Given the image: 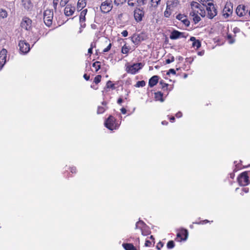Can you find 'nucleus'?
<instances>
[{
  "instance_id": "1",
  "label": "nucleus",
  "mask_w": 250,
  "mask_h": 250,
  "mask_svg": "<svg viewBox=\"0 0 250 250\" xmlns=\"http://www.w3.org/2000/svg\"><path fill=\"white\" fill-rule=\"evenodd\" d=\"M53 12L52 10H46L43 13V20L45 24L49 27L52 24Z\"/></svg>"
},
{
  "instance_id": "2",
  "label": "nucleus",
  "mask_w": 250,
  "mask_h": 250,
  "mask_svg": "<svg viewBox=\"0 0 250 250\" xmlns=\"http://www.w3.org/2000/svg\"><path fill=\"white\" fill-rule=\"evenodd\" d=\"M238 182L241 186H245L249 183V177L246 171L243 172L238 177Z\"/></svg>"
},
{
  "instance_id": "3",
  "label": "nucleus",
  "mask_w": 250,
  "mask_h": 250,
  "mask_svg": "<svg viewBox=\"0 0 250 250\" xmlns=\"http://www.w3.org/2000/svg\"><path fill=\"white\" fill-rule=\"evenodd\" d=\"M144 66L142 62L133 63L127 67V72L132 74H136Z\"/></svg>"
},
{
  "instance_id": "4",
  "label": "nucleus",
  "mask_w": 250,
  "mask_h": 250,
  "mask_svg": "<svg viewBox=\"0 0 250 250\" xmlns=\"http://www.w3.org/2000/svg\"><path fill=\"white\" fill-rule=\"evenodd\" d=\"M207 10L208 11V17L209 19H213L217 15V9L212 2L208 3Z\"/></svg>"
},
{
  "instance_id": "5",
  "label": "nucleus",
  "mask_w": 250,
  "mask_h": 250,
  "mask_svg": "<svg viewBox=\"0 0 250 250\" xmlns=\"http://www.w3.org/2000/svg\"><path fill=\"white\" fill-rule=\"evenodd\" d=\"M18 45L19 47L20 52L22 54H26L30 50L29 44L26 42L24 40L20 41Z\"/></svg>"
},
{
  "instance_id": "6",
  "label": "nucleus",
  "mask_w": 250,
  "mask_h": 250,
  "mask_svg": "<svg viewBox=\"0 0 250 250\" xmlns=\"http://www.w3.org/2000/svg\"><path fill=\"white\" fill-rule=\"evenodd\" d=\"M130 38L131 41L136 45L139 44L141 42L146 39L145 35L143 33L139 34H134Z\"/></svg>"
},
{
  "instance_id": "7",
  "label": "nucleus",
  "mask_w": 250,
  "mask_h": 250,
  "mask_svg": "<svg viewBox=\"0 0 250 250\" xmlns=\"http://www.w3.org/2000/svg\"><path fill=\"white\" fill-rule=\"evenodd\" d=\"M112 8V1L109 0H106L103 2L100 7L102 12L104 13L109 12L111 10Z\"/></svg>"
},
{
  "instance_id": "8",
  "label": "nucleus",
  "mask_w": 250,
  "mask_h": 250,
  "mask_svg": "<svg viewBox=\"0 0 250 250\" xmlns=\"http://www.w3.org/2000/svg\"><path fill=\"white\" fill-rule=\"evenodd\" d=\"M32 21L29 18H23L21 23V26L22 28L26 30H29L31 27Z\"/></svg>"
},
{
  "instance_id": "9",
  "label": "nucleus",
  "mask_w": 250,
  "mask_h": 250,
  "mask_svg": "<svg viewBox=\"0 0 250 250\" xmlns=\"http://www.w3.org/2000/svg\"><path fill=\"white\" fill-rule=\"evenodd\" d=\"M115 120L114 117L112 115H110L104 122V125L105 127L109 130H113Z\"/></svg>"
},
{
  "instance_id": "10",
  "label": "nucleus",
  "mask_w": 250,
  "mask_h": 250,
  "mask_svg": "<svg viewBox=\"0 0 250 250\" xmlns=\"http://www.w3.org/2000/svg\"><path fill=\"white\" fill-rule=\"evenodd\" d=\"M144 16V11L143 9L136 8L134 11V19L137 22H140L142 21V18Z\"/></svg>"
},
{
  "instance_id": "11",
  "label": "nucleus",
  "mask_w": 250,
  "mask_h": 250,
  "mask_svg": "<svg viewBox=\"0 0 250 250\" xmlns=\"http://www.w3.org/2000/svg\"><path fill=\"white\" fill-rule=\"evenodd\" d=\"M248 12V9H246V7L244 5L241 6L239 5L237 6L236 9V13L239 17H242L246 15V13Z\"/></svg>"
},
{
  "instance_id": "12",
  "label": "nucleus",
  "mask_w": 250,
  "mask_h": 250,
  "mask_svg": "<svg viewBox=\"0 0 250 250\" xmlns=\"http://www.w3.org/2000/svg\"><path fill=\"white\" fill-rule=\"evenodd\" d=\"M75 10V8L70 4H67L64 8V13L65 16H70L73 15Z\"/></svg>"
},
{
  "instance_id": "13",
  "label": "nucleus",
  "mask_w": 250,
  "mask_h": 250,
  "mask_svg": "<svg viewBox=\"0 0 250 250\" xmlns=\"http://www.w3.org/2000/svg\"><path fill=\"white\" fill-rule=\"evenodd\" d=\"M186 17V16L184 15L179 14L176 16V19L179 21H181L183 24H184L187 27H188L190 24V21L187 19H184V18Z\"/></svg>"
},
{
  "instance_id": "14",
  "label": "nucleus",
  "mask_w": 250,
  "mask_h": 250,
  "mask_svg": "<svg viewBox=\"0 0 250 250\" xmlns=\"http://www.w3.org/2000/svg\"><path fill=\"white\" fill-rule=\"evenodd\" d=\"M159 77L157 75H154L151 77L148 82V85L150 87H152L158 83Z\"/></svg>"
},
{
  "instance_id": "15",
  "label": "nucleus",
  "mask_w": 250,
  "mask_h": 250,
  "mask_svg": "<svg viewBox=\"0 0 250 250\" xmlns=\"http://www.w3.org/2000/svg\"><path fill=\"white\" fill-rule=\"evenodd\" d=\"M181 34V32L176 30H173L170 33L169 38L171 40H177L180 38V35Z\"/></svg>"
},
{
  "instance_id": "16",
  "label": "nucleus",
  "mask_w": 250,
  "mask_h": 250,
  "mask_svg": "<svg viewBox=\"0 0 250 250\" xmlns=\"http://www.w3.org/2000/svg\"><path fill=\"white\" fill-rule=\"evenodd\" d=\"M179 3L178 0H169L167 2V5L171 9L176 7Z\"/></svg>"
},
{
  "instance_id": "17",
  "label": "nucleus",
  "mask_w": 250,
  "mask_h": 250,
  "mask_svg": "<svg viewBox=\"0 0 250 250\" xmlns=\"http://www.w3.org/2000/svg\"><path fill=\"white\" fill-rule=\"evenodd\" d=\"M6 49H2L0 52V65L1 64L2 66H3V64H2L3 62L5 63L6 61Z\"/></svg>"
},
{
  "instance_id": "18",
  "label": "nucleus",
  "mask_w": 250,
  "mask_h": 250,
  "mask_svg": "<svg viewBox=\"0 0 250 250\" xmlns=\"http://www.w3.org/2000/svg\"><path fill=\"white\" fill-rule=\"evenodd\" d=\"M134 0H128V4L130 6H135V3L132 1ZM137 1L138 6H141L142 5H144L146 3V0H136Z\"/></svg>"
},
{
  "instance_id": "19",
  "label": "nucleus",
  "mask_w": 250,
  "mask_h": 250,
  "mask_svg": "<svg viewBox=\"0 0 250 250\" xmlns=\"http://www.w3.org/2000/svg\"><path fill=\"white\" fill-rule=\"evenodd\" d=\"M102 104V106H98V107L97 111V114H102L104 113L105 110V109L107 108L106 102H103Z\"/></svg>"
},
{
  "instance_id": "20",
  "label": "nucleus",
  "mask_w": 250,
  "mask_h": 250,
  "mask_svg": "<svg viewBox=\"0 0 250 250\" xmlns=\"http://www.w3.org/2000/svg\"><path fill=\"white\" fill-rule=\"evenodd\" d=\"M123 246L125 250H139L131 243H124Z\"/></svg>"
},
{
  "instance_id": "21",
  "label": "nucleus",
  "mask_w": 250,
  "mask_h": 250,
  "mask_svg": "<svg viewBox=\"0 0 250 250\" xmlns=\"http://www.w3.org/2000/svg\"><path fill=\"white\" fill-rule=\"evenodd\" d=\"M22 3L24 7L27 10H29L33 7V5L29 0H23Z\"/></svg>"
},
{
  "instance_id": "22",
  "label": "nucleus",
  "mask_w": 250,
  "mask_h": 250,
  "mask_svg": "<svg viewBox=\"0 0 250 250\" xmlns=\"http://www.w3.org/2000/svg\"><path fill=\"white\" fill-rule=\"evenodd\" d=\"M86 5L85 0H79L77 3V9L78 10H81L83 9Z\"/></svg>"
},
{
  "instance_id": "23",
  "label": "nucleus",
  "mask_w": 250,
  "mask_h": 250,
  "mask_svg": "<svg viewBox=\"0 0 250 250\" xmlns=\"http://www.w3.org/2000/svg\"><path fill=\"white\" fill-rule=\"evenodd\" d=\"M163 93L160 91L155 93V98L157 100L160 101L161 102H164V100L163 98Z\"/></svg>"
},
{
  "instance_id": "24",
  "label": "nucleus",
  "mask_w": 250,
  "mask_h": 250,
  "mask_svg": "<svg viewBox=\"0 0 250 250\" xmlns=\"http://www.w3.org/2000/svg\"><path fill=\"white\" fill-rule=\"evenodd\" d=\"M180 232L181 233V235H184L185 236V238H181V241H185L187 239L188 237V232L187 229H182L180 230Z\"/></svg>"
},
{
  "instance_id": "25",
  "label": "nucleus",
  "mask_w": 250,
  "mask_h": 250,
  "mask_svg": "<svg viewBox=\"0 0 250 250\" xmlns=\"http://www.w3.org/2000/svg\"><path fill=\"white\" fill-rule=\"evenodd\" d=\"M86 12H87V9H84L81 12L80 16V22L85 21V16L86 14Z\"/></svg>"
},
{
  "instance_id": "26",
  "label": "nucleus",
  "mask_w": 250,
  "mask_h": 250,
  "mask_svg": "<svg viewBox=\"0 0 250 250\" xmlns=\"http://www.w3.org/2000/svg\"><path fill=\"white\" fill-rule=\"evenodd\" d=\"M190 15L192 16H194V17L193 18V20L194 21L195 23H197L201 21L200 17L199 16H198L197 14H195L194 13H193L192 15L191 13H190Z\"/></svg>"
},
{
  "instance_id": "27",
  "label": "nucleus",
  "mask_w": 250,
  "mask_h": 250,
  "mask_svg": "<svg viewBox=\"0 0 250 250\" xmlns=\"http://www.w3.org/2000/svg\"><path fill=\"white\" fill-rule=\"evenodd\" d=\"M171 14V9L167 5L166 9L164 12V16L166 18H168Z\"/></svg>"
},
{
  "instance_id": "28",
  "label": "nucleus",
  "mask_w": 250,
  "mask_h": 250,
  "mask_svg": "<svg viewBox=\"0 0 250 250\" xmlns=\"http://www.w3.org/2000/svg\"><path fill=\"white\" fill-rule=\"evenodd\" d=\"M7 16L6 11L3 9L0 8V17L2 18H6Z\"/></svg>"
},
{
  "instance_id": "29",
  "label": "nucleus",
  "mask_w": 250,
  "mask_h": 250,
  "mask_svg": "<svg viewBox=\"0 0 250 250\" xmlns=\"http://www.w3.org/2000/svg\"><path fill=\"white\" fill-rule=\"evenodd\" d=\"M192 45L193 47H196L198 49L201 47V43L199 40H197L195 42H193Z\"/></svg>"
},
{
  "instance_id": "30",
  "label": "nucleus",
  "mask_w": 250,
  "mask_h": 250,
  "mask_svg": "<svg viewBox=\"0 0 250 250\" xmlns=\"http://www.w3.org/2000/svg\"><path fill=\"white\" fill-rule=\"evenodd\" d=\"M146 85V82L145 81H138L135 84L136 87H144Z\"/></svg>"
},
{
  "instance_id": "31",
  "label": "nucleus",
  "mask_w": 250,
  "mask_h": 250,
  "mask_svg": "<svg viewBox=\"0 0 250 250\" xmlns=\"http://www.w3.org/2000/svg\"><path fill=\"white\" fill-rule=\"evenodd\" d=\"M167 248L169 249H172L175 246V243L172 240L169 241L167 243Z\"/></svg>"
},
{
  "instance_id": "32",
  "label": "nucleus",
  "mask_w": 250,
  "mask_h": 250,
  "mask_svg": "<svg viewBox=\"0 0 250 250\" xmlns=\"http://www.w3.org/2000/svg\"><path fill=\"white\" fill-rule=\"evenodd\" d=\"M106 87L108 88H111L112 89H115V84L112 83V82L111 81H107L106 83Z\"/></svg>"
},
{
  "instance_id": "33",
  "label": "nucleus",
  "mask_w": 250,
  "mask_h": 250,
  "mask_svg": "<svg viewBox=\"0 0 250 250\" xmlns=\"http://www.w3.org/2000/svg\"><path fill=\"white\" fill-rule=\"evenodd\" d=\"M129 51V48L125 44L122 48L121 52L123 54H127Z\"/></svg>"
},
{
  "instance_id": "34",
  "label": "nucleus",
  "mask_w": 250,
  "mask_h": 250,
  "mask_svg": "<svg viewBox=\"0 0 250 250\" xmlns=\"http://www.w3.org/2000/svg\"><path fill=\"white\" fill-rule=\"evenodd\" d=\"M126 2V0H114V4L118 6L120 4H123Z\"/></svg>"
},
{
  "instance_id": "35",
  "label": "nucleus",
  "mask_w": 250,
  "mask_h": 250,
  "mask_svg": "<svg viewBox=\"0 0 250 250\" xmlns=\"http://www.w3.org/2000/svg\"><path fill=\"white\" fill-rule=\"evenodd\" d=\"M191 6L192 7H194L196 8L200 9L201 5L197 2L192 1L191 3Z\"/></svg>"
},
{
  "instance_id": "36",
  "label": "nucleus",
  "mask_w": 250,
  "mask_h": 250,
  "mask_svg": "<svg viewBox=\"0 0 250 250\" xmlns=\"http://www.w3.org/2000/svg\"><path fill=\"white\" fill-rule=\"evenodd\" d=\"M160 84L162 85V88L164 90H165V88H167V86H168V84L167 83H165L163 80H161L160 82Z\"/></svg>"
},
{
  "instance_id": "37",
  "label": "nucleus",
  "mask_w": 250,
  "mask_h": 250,
  "mask_svg": "<svg viewBox=\"0 0 250 250\" xmlns=\"http://www.w3.org/2000/svg\"><path fill=\"white\" fill-rule=\"evenodd\" d=\"M102 76L100 75H98L95 77V83H98L101 82Z\"/></svg>"
},
{
  "instance_id": "38",
  "label": "nucleus",
  "mask_w": 250,
  "mask_h": 250,
  "mask_svg": "<svg viewBox=\"0 0 250 250\" xmlns=\"http://www.w3.org/2000/svg\"><path fill=\"white\" fill-rule=\"evenodd\" d=\"M100 62H95V71H98L101 68V65L100 64Z\"/></svg>"
},
{
  "instance_id": "39",
  "label": "nucleus",
  "mask_w": 250,
  "mask_h": 250,
  "mask_svg": "<svg viewBox=\"0 0 250 250\" xmlns=\"http://www.w3.org/2000/svg\"><path fill=\"white\" fill-rule=\"evenodd\" d=\"M228 39L229 40V42L231 44L234 42V40L232 39V36L230 34L227 35Z\"/></svg>"
},
{
  "instance_id": "40",
  "label": "nucleus",
  "mask_w": 250,
  "mask_h": 250,
  "mask_svg": "<svg viewBox=\"0 0 250 250\" xmlns=\"http://www.w3.org/2000/svg\"><path fill=\"white\" fill-rule=\"evenodd\" d=\"M170 73L175 75L176 74V71L174 69L171 68L167 72V75H169Z\"/></svg>"
},
{
  "instance_id": "41",
  "label": "nucleus",
  "mask_w": 250,
  "mask_h": 250,
  "mask_svg": "<svg viewBox=\"0 0 250 250\" xmlns=\"http://www.w3.org/2000/svg\"><path fill=\"white\" fill-rule=\"evenodd\" d=\"M164 246L163 243L160 241L156 246V248L157 250H160Z\"/></svg>"
},
{
  "instance_id": "42",
  "label": "nucleus",
  "mask_w": 250,
  "mask_h": 250,
  "mask_svg": "<svg viewBox=\"0 0 250 250\" xmlns=\"http://www.w3.org/2000/svg\"><path fill=\"white\" fill-rule=\"evenodd\" d=\"M68 2V1L67 0H61L60 4L62 7H63Z\"/></svg>"
},
{
  "instance_id": "43",
  "label": "nucleus",
  "mask_w": 250,
  "mask_h": 250,
  "mask_svg": "<svg viewBox=\"0 0 250 250\" xmlns=\"http://www.w3.org/2000/svg\"><path fill=\"white\" fill-rule=\"evenodd\" d=\"M111 46H112V44H111V43H110L108 44V45L105 48H104L103 50V51L104 52H108L111 49Z\"/></svg>"
},
{
  "instance_id": "44",
  "label": "nucleus",
  "mask_w": 250,
  "mask_h": 250,
  "mask_svg": "<svg viewBox=\"0 0 250 250\" xmlns=\"http://www.w3.org/2000/svg\"><path fill=\"white\" fill-rule=\"evenodd\" d=\"M174 61V57L173 56H171V59H167L166 61L167 64H169L172 62H173Z\"/></svg>"
},
{
  "instance_id": "45",
  "label": "nucleus",
  "mask_w": 250,
  "mask_h": 250,
  "mask_svg": "<svg viewBox=\"0 0 250 250\" xmlns=\"http://www.w3.org/2000/svg\"><path fill=\"white\" fill-rule=\"evenodd\" d=\"M93 52V43H91L90 47L88 50V54L90 56L92 54Z\"/></svg>"
},
{
  "instance_id": "46",
  "label": "nucleus",
  "mask_w": 250,
  "mask_h": 250,
  "mask_svg": "<svg viewBox=\"0 0 250 250\" xmlns=\"http://www.w3.org/2000/svg\"><path fill=\"white\" fill-rule=\"evenodd\" d=\"M161 0H151V2L153 3H156L155 5H154V7H156L159 4V3L160 2Z\"/></svg>"
},
{
  "instance_id": "47",
  "label": "nucleus",
  "mask_w": 250,
  "mask_h": 250,
  "mask_svg": "<svg viewBox=\"0 0 250 250\" xmlns=\"http://www.w3.org/2000/svg\"><path fill=\"white\" fill-rule=\"evenodd\" d=\"M59 0H53V4L54 8L56 9L57 8V6Z\"/></svg>"
},
{
  "instance_id": "48",
  "label": "nucleus",
  "mask_w": 250,
  "mask_h": 250,
  "mask_svg": "<svg viewBox=\"0 0 250 250\" xmlns=\"http://www.w3.org/2000/svg\"><path fill=\"white\" fill-rule=\"evenodd\" d=\"M188 36V34H186L185 32H181V34L180 35V38H186Z\"/></svg>"
},
{
  "instance_id": "49",
  "label": "nucleus",
  "mask_w": 250,
  "mask_h": 250,
  "mask_svg": "<svg viewBox=\"0 0 250 250\" xmlns=\"http://www.w3.org/2000/svg\"><path fill=\"white\" fill-rule=\"evenodd\" d=\"M121 34L123 37H125L128 35V32L127 30H124Z\"/></svg>"
},
{
  "instance_id": "50",
  "label": "nucleus",
  "mask_w": 250,
  "mask_h": 250,
  "mask_svg": "<svg viewBox=\"0 0 250 250\" xmlns=\"http://www.w3.org/2000/svg\"><path fill=\"white\" fill-rule=\"evenodd\" d=\"M151 244V242L149 240H147L146 241L145 246L146 247H149L150 246Z\"/></svg>"
},
{
  "instance_id": "51",
  "label": "nucleus",
  "mask_w": 250,
  "mask_h": 250,
  "mask_svg": "<svg viewBox=\"0 0 250 250\" xmlns=\"http://www.w3.org/2000/svg\"><path fill=\"white\" fill-rule=\"evenodd\" d=\"M83 78L85 80L88 81L89 80L90 76L89 75H87V74L86 73L83 75Z\"/></svg>"
},
{
  "instance_id": "52",
  "label": "nucleus",
  "mask_w": 250,
  "mask_h": 250,
  "mask_svg": "<svg viewBox=\"0 0 250 250\" xmlns=\"http://www.w3.org/2000/svg\"><path fill=\"white\" fill-rule=\"evenodd\" d=\"M138 223L140 224V226H141L142 227L143 226H145L146 225V224L143 221H142L141 220H139V221H138Z\"/></svg>"
},
{
  "instance_id": "53",
  "label": "nucleus",
  "mask_w": 250,
  "mask_h": 250,
  "mask_svg": "<svg viewBox=\"0 0 250 250\" xmlns=\"http://www.w3.org/2000/svg\"><path fill=\"white\" fill-rule=\"evenodd\" d=\"M135 229H142V227L141 226H140V224L139 223H138V222H137L136 224V226H135Z\"/></svg>"
},
{
  "instance_id": "54",
  "label": "nucleus",
  "mask_w": 250,
  "mask_h": 250,
  "mask_svg": "<svg viewBox=\"0 0 250 250\" xmlns=\"http://www.w3.org/2000/svg\"><path fill=\"white\" fill-rule=\"evenodd\" d=\"M121 111L124 114H125L126 113V110L124 107H123L121 109Z\"/></svg>"
},
{
  "instance_id": "55",
  "label": "nucleus",
  "mask_w": 250,
  "mask_h": 250,
  "mask_svg": "<svg viewBox=\"0 0 250 250\" xmlns=\"http://www.w3.org/2000/svg\"><path fill=\"white\" fill-rule=\"evenodd\" d=\"M123 100L122 98H120L118 99V100L117 101V103L118 104H121L123 103Z\"/></svg>"
},
{
  "instance_id": "56",
  "label": "nucleus",
  "mask_w": 250,
  "mask_h": 250,
  "mask_svg": "<svg viewBox=\"0 0 250 250\" xmlns=\"http://www.w3.org/2000/svg\"><path fill=\"white\" fill-rule=\"evenodd\" d=\"M233 32L236 33L240 32V29L238 27H235L233 29Z\"/></svg>"
},
{
  "instance_id": "57",
  "label": "nucleus",
  "mask_w": 250,
  "mask_h": 250,
  "mask_svg": "<svg viewBox=\"0 0 250 250\" xmlns=\"http://www.w3.org/2000/svg\"><path fill=\"white\" fill-rule=\"evenodd\" d=\"M76 167H72L71 168V172L72 173H75L76 172Z\"/></svg>"
},
{
  "instance_id": "58",
  "label": "nucleus",
  "mask_w": 250,
  "mask_h": 250,
  "mask_svg": "<svg viewBox=\"0 0 250 250\" xmlns=\"http://www.w3.org/2000/svg\"><path fill=\"white\" fill-rule=\"evenodd\" d=\"M182 113L181 112H179L176 114V116L177 118H180L182 116Z\"/></svg>"
},
{
  "instance_id": "59",
  "label": "nucleus",
  "mask_w": 250,
  "mask_h": 250,
  "mask_svg": "<svg viewBox=\"0 0 250 250\" xmlns=\"http://www.w3.org/2000/svg\"><path fill=\"white\" fill-rule=\"evenodd\" d=\"M196 40H197L196 39V38L194 37H191L190 38V41H192L193 42H195Z\"/></svg>"
},
{
  "instance_id": "60",
  "label": "nucleus",
  "mask_w": 250,
  "mask_h": 250,
  "mask_svg": "<svg viewBox=\"0 0 250 250\" xmlns=\"http://www.w3.org/2000/svg\"><path fill=\"white\" fill-rule=\"evenodd\" d=\"M204 54V51H199L198 52V55L199 56H202V55H203Z\"/></svg>"
},
{
  "instance_id": "61",
  "label": "nucleus",
  "mask_w": 250,
  "mask_h": 250,
  "mask_svg": "<svg viewBox=\"0 0 250 250\" xmlns=\"http://www.w3.org/2000/svg\"><path fill=\"white\" fill-rule=\"evenodd\" d=\"M225 9H226V11H228V12H230V13H231V12H232V10H231L230 8H228V9H227V7H225L224 10H225Z\"/></svg>"
},
{
  "instance_id": "62",
  "label": "nucleus",
  "mask_w": 250,
  "mask_h": 250,
  "mask_svg": "<svg viewBox=\"0 0 250 250\" xmlns=\"http://www.w3.org/2000/svg\"><path fill=\"white\" fill-rule=\"evenodd\" d=\"M177 237H179L181 239V238H182L181 233L180 232V231L177 234Z\"/></svg>"
},
{
  "instance_id": "63",
  "label": "nucleus",
  "mask_w": 250,
  "mask_h": 250,
  "mask_svg": "<svg viewBox=\"0 0 250 250\" xmlns=\"http://www.w3.org/2000/svg\"><path fill=\"white\" fill-rule=\"evenodd\" d=\"M177 59L179 61H182L183 60V58L182 57V56H178L177 57Z\"/></svg>"
},
{
  "instance_id": "64",
  "label": "nucleus",
  "mask_w": 250,
  "mask_h": 250,
  "mask_svg": "<svg viewBox=\"0 0 250 250\" xmlns=\"http://www.w3.org/2000/svg\"><path fill=\"white\" fill-rule=\"evenodd\" d=\"M162 124L163 125H167L168 124V122L166 121H164L162 122Z\"/></svg>"
}]
</instances>
